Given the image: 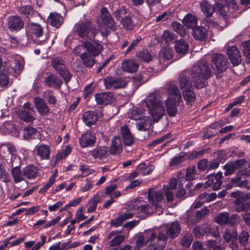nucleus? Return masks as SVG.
I'll list each match as a JSON object with an SVG mask.
<instances>
[{
  "mask_svg": "<svg viewBox=\"0 0 250 250\" xmlns=\"http://www.w3.org/2000/svg\"><path fill=\"white\" fill-rule=\"evenodd\" d=\"M51 65L55 70L66 82L71 78V74L66 68L64 61L58 56L51 58Z\"/></svg>",
  "mask_w": 250,
  "mask_h": 250,
  "instance_id": "7",
  "label": "nucleus"
},
{
  "mask_svg": "<svg viewBox=\"0 0 250 250\" xmlns=\"http://www.w3.org/2000/svg\"><path fill=\"white\" fill-rule=\"evenodd\" d=\"M196 167L195 166L189 167L187 169L185 178L188 181H192L195 179Z\"/></svg>",
  "mask_w": 250,
  "mask_h": 250,
  "instance_id": "52",
  "label": "nucleus"
},
{
  "mask_svg": "<svg viewBox=\"0 0 250 250\" xmlns=\"http://www.w3.org/2000/svg\"><path fill=\"white\" fill-rule=\"evenodd\" d=\"M156 238L159 249H163L167 242V236L163 232H160L157 236H156Z\"/></svg>",
  "mask_w": 250,
  "mask_h": 250,
  "instance_id": "49",
  "label": "nucleus"
},
{
  "mask_svg": "<svg viewBox=\"0 0 250 250\" xmlns=\"http://www.w3.org/2000/svg\"><path fill=\"white\" fill-rule=\"evenodd\" d=\"M146 105L154 122H158L164 115L163 103L158 99L156 93L149 95L146 100Z\"/></svg>",
  "mask_w": 250,
  "mask_h": 250,
  "instance_id": "3",
  "label": "nucleus"
},
{
  "mask_svg": "<svg viewBox=\"0 0 250 250\" xmlns=\"http://www.w3.org/2000/svg\"><path fill=\"white\" fill-rule=\"evenodd\" d=\"M239 242L242 246H246L249 239V234L246 231H242L238 236Z\"/></svg>",
  "mask_w": 250,
  "mask_h": 250,
  "instance_id": "57",
  "label": "nucleus"
},
{
  "mask_svg": "<svg viewBox=\"0 0 250 250\" xmlns=\"http://www.w3.org/2000/svg\"><path fill=\"white\" fill-rule=\"evenodd\" d=\"M221 172H218L216 174L208 175V180L204 184V188H208L212 185V189L218 190L222 184L221 179L222 178Z\"/></svg>",
  "mask_w": 250,
  "mask_h": 250,
  "instance_id": "15",
  "label": "nucleus"
},
{
  "mask_svg": "<svg viewBox=\"0 0 250 250\" xmlns=\"http://www.w3.org/2000/svg\"><path fill=\"white\" fill-rule=\"evenodd\" d=\"M95 57L86 51L83 52L80 56L84 65L88 68H91L95 63Z\"/></svg>",
  "mask_w": 250,
  "mask_h": 250,
  "instance_id": "33",
  "label": "nucleus"
},
{
  "mask_svg": "<svg viewBox=\"0 0 250 250\" xmlns=\"http://www.w3.org/2000/svg\"><path fill=\"white\" fill-rule=\"evenodd\" d=\"M180 231L181 227L178 221H175L168 227L166 233L167 237L173 239L178 236Z\"/></svg>",
  "mask_w": 250,
  "mask_h": 250,
  "instance_id": "31",
  "label": "nucleus"
},
{
  "mask_svg": "<svg viewBox=\"0 0 250 250\" xmlns=\"http://www.w3.org/2000/svg\"><path fill=\"white\" fill-rule=\"evenodd\" d=\"M229 215V214L227 212L219 213L215 218V222L220 225L228 224Z\"/></svg>",
  "mask_w": 250,
  "mask_h": 250,
  "instance_id": "46",
  "label": "nucleus"
},
{
  "mask_svg": "<svg viewBox=\"0 0 250 250\" xmlns=\"http://www.w3.org/2000/svg\"><path fill=\"white\" fill-rule=\"evenodd\" d=\"M183 94L187 104L192 105L194 103L196 98L195 93L190 89L183 90Z\"/></svg>",
  "mask_w": 250,
  "mask_h": 250,
  "instance_id": "45",
  "label": "nucleus"
},
{
  "mask_svg": "<svg viewBox=\"0 0 250 250\" xmlns=\"http://www.w3.org/2000/svg\"><path fill=\"white\" fill-rule=\"evenodd\" d=\"M171 25L173 30L180 36H184L186 35L185 29L181 24L177 21H174Z\"/></svg>",
  "mask_w": 250,
  "mask_h": 250,
  "instance_id": "55",
  "label": "nucleus"
},
{
  "mask_svg": "<svg viewBox=\"0 0 250 250\" xmlns=\"http://www.w3.org/2000/svg\"><path fill=\"white\" fill-rule=\"evenodd\" d=\"M100 200V197L97 195H94L92 199H90L88 203L89 207L87 209V212L90 213L95 210Z\"/></svg>",
  "mask_w": 250,
  "mask_h": 250,
  "instance_id": "50",
  "label": "nucleus"
},
{
  "mask_svg": "<svg viewBox=\"0 0 250 250\" xmlns=\"http://www.w3.org/2000/svg\"><path fill=\"white\" fill-rule=\"evenodd\" d=\"M184 24L189 28H193L197 23L196 17L191 14H187L183 20Z\"/></svg>",
  "mask_w": 250,
  "mask_h": 250,
  "instance_id": "43",
  "label": "nucleus"
},
{
  "mask_svg": "<svg viewBox=\"0 0 250 250\" xmlns=\"http://www.w3.org/2000/svg\"><path fill=\"white\" fill-rule=\"evenodd\" d=\"M16 149L14 146L11 144L2 145L0 148V154L5 159L12 158L16 154Z\"/></svg>",
  "mask_w": 250,
  "mask_h": 250,
  "instance_id": "26",
  "label": "nucleus"
},
{
  "mask_svg": "<svg viewBox=\"0 0 250 250\" xmlns=\"http://www.w3.org/2000/svg\"><path fill=\"white\" fill-rule=\"evenodd\" d=\"M64 21V18L56 12L51 13L47 18L48 23L54 27L58 28L62 26Z\"/></svg>",
  "mask_w": 250,
  "mask_h": 250,
  "instance_id": "25",
  "label": "nucleus"
},
{
  "mask_svg": "<svg viewBox=\"0 0 250 250\" xmlns=\"http://www.w3.org/2000/svg\"><path fill=\"white\" fill-rule=\"evenodd\" d=\"M191 77L195 86L201 88L206 85V80L211 75L210 68L207 61L202 60L198 61L192 67Z\"/></svg>",
  "mask_w": 250,
  "mask_h": 250,
  "instance_id": "1",
  "label": "nucleus"
},
{
  "mask_svg": "<svg viewBox=\"0 0 250 250\" xmlns=\"http://www.w3.org/2000/svg\"><path fill=\"white\" fill-rule=\"evenodd\" d=\"M95 99L98 104L106 105L113 101L114 97L111 93L102 92L96 94Z\"/></svg>",
  "mask_w": 250,
  "mask_h": 250,
  "instance_id": "22",
  "label": "nucleus"
},
{
  "mask_svg": "<svg viewBox=\"0 0 250 250\" xmlns=\"http://www.w3.org/2000/svg\"><path fill=\"white\" fill-rule=\"evenodd\" d=\"M139 65V63L133 59H127L122 62L121 68L125 72L134 73L137 71Z\"/></svg>",
  "mask_w": 250,
  "mask_h": 250,
  "instance_id": "27",
  "label": "nucleus"
},
{
  "mask_svg": "<svg viewBox=\"0 0 250 250\" xmlns=\"http://www.w3.org/2000/svg\"><path fill=\"white\" fill-rule=\"evenodd\" d=\"M201 11L206 17H210L213 12L216 13L220 20L226 21L227 18V10L228 8L226 6H221L218 3L212 6L207 1H202L200 3Z\"/></svg>",
  "mask_w": 250,
  "mask_h": 250,
  "instance_id": "4",
  "label": "nucleus"
},
{
  "mask_svg": "<svg viewBox=\"0 0 250 250\" xmlns=\"http://www.w3.org/2000/svg\"><path fill=\"white\" fill-rule=\"evenodd\" d=\"M151 124V121L148 117L143 116L136 121L137 128L140 131H145L148 129Z\"/></svg>",
  "mask_w": 250,
  "mask_h": 250,
  "instance_id": "37",
  "label": "nucleus"
},
{
  "mask_svg": "<svg viewBox=\"0 0 250 250\" xmlns=\"http://www.w3.org/2000/svg\"><path fill=\"white\" fill-rule=\"evenodd\" d=\"M74 30L78 36L85 41L92 40L98 33V30L89 21L77 23Z\"/></svg>",
  "mask_w": 250,
  "mask_h": 250,
  "instance_id": "5",
  "label": "nucleus"
},
{
  "mask_svg": "<svg viewBox=\"0 0 250 250\" xmlns=\"http://www.w3.org/2000/svg\"><path fill=\"white\" fill-rule=\"evenodd\" d=\"M192 241V236L190 233H187L183 236L181 240V244L186 247H188Z\"/></svg>",
  "mask_w": 250,
  "mask_h": 250,
  "instance_id": "60",
  "label": "nucleus"
},
{
  "mask_svg": "<svg viewBox=\"0 0 250 250\" xmlns=\"http://www.w3.org/2000/svg\"><path fill=\"white\" fill-rule=\"evenodd\" d=\"M34 104L38 113L42 116H46L50 113V109L44 100L40 97L34 99Z\"/></svg>",
  "mask_w": 250,
  "mask_h": 250,
  "instance_id": "19",
  "label": "nucleus"
},
{
  "mask_svg": "<svg viewBox=\"0 0 250 250\" xmlns=\"http://www.w3.org/2000/svg\"><path fill=\"white\" fill-rule=\"evenodd\" d=\"M193 34L196 40L203 41L207 36V29L203 26H197L193 29Z\"/></svg>",
  "mask_w": 250,
  "mask_h": 250,
  "instance_id": "41",
  "label": "nucleus"
},
{
  "mask_svg": "<svg viewBox=\"0 0 250 250\" xmlns=\"http://www.w3.org/2000/svg\"><path fill=\"white\" fill-rule=\"evenodd\" d=\"M237 237L238 233L235 228H226L223 234V238L227 243L236 240Z\"/></svg>",
  "mask_w": 250,
  "mask_h": 250,
  "instance_id": "34",
  "label": "nucleus"
},
{
  "mask_svg": "<svg viewBox=\"0 0 250 250\" xmlns=\"http://www.w3.org/2000/svg\"><path fill=\"white\" fill-rule=\"evenodd\" d=\"M242 51L245 56L250 60V42L244 41L241 43Z\"/></svg>",
  "mask_w": 250,
  "mask_h": 250,
  "instance_id": "56",
  "label": "nucleus"
},
{
  "mask_svg": "<svg viewBox=\"0 0 250 250\" xmlns=\"http://www.w3.org/2000/svg\"><path fill=\"white\" fill-rule=\"evenodd\" d=\"M188 72L187 71L181 73L179 76V85L182 90L189 89L192 87L191 83L188 80Z\"/></svg>",
  "mask_w": 250,
  "mask_h": 250,
  "instance_id": "36",
  "label": "nucleus"
},
{
  "mask_svg": "<svg viewBox=\"0 0 250 250\" xmlns=\"http://www.w3.org/2000/svg\"><path fill=\"white\" fill-rule=\"evenodd\" d=\"M85 49L94 56H97L103 50L102 44L98 41L91 40L84 42Z\"/></svg>",
  "mask_w": 250,
  "mask_h": 250,
  "instance_id": "13",
  "label": "nucleus"
},
{
  "mask_svg": "<svg viewBox=\"0 0 250 250\" xmlns=\"http://www.w3.org/2000/svg\"><path fill=\"white\" fill-rule=\"evenodd\" d=\"M24 25L23 20L18 16H11L8 18L7 27L10 31H18L21 30Z\"/></svg>",
  "mask_w": 250,
  "mask_h": 250,
  "instance_id": "16",
  "label": "nucleus"
},
{
  "mask_svg": "<svg viewBox=\"0 0 250 250\" xmlns=\"http://www.w3.org/2000/svg\"><path fill=\"white\" fill-rule=\"evenodd\" d=\"M95 142V137L90 133L87 132L83 134L79 139V143L82 147L92 146Z\"/></svg>",
  "mask_w": 250,
  "mask_h": 250,
  "instance_id": "29",
  "label": "nucleus"
},
{
  "mask_svg": "<svg viewBox=\"0 0 250 250\" xmlns=\"http://www.w3.org/2000/svg\"><path fill=\"white\" fill-rule=\"evenodd\" d=\"M45 83L49 87H60L62 81L55 75H50L45 80Z\"/></svg>",
  "mask_w": 250,
  "mask_h": 250,
  "instance_id": "35",
  "label": "nucleus"
},
{
  "mask_svg": "<svg viewBox=\"0 0 250 250\" xmlns=\"http://www.w3.org/2000/svg\"><path fill=\"white\" fill-rule=\"evenodd\" d=\"M0 180L5 183L10 181V177L6 172L4 166L2 164H0Z\"/></svg>",
  "mask_w": 250,
  "mask_h": 250,
  "instance_id": "59",
  "label": "nucleus"
},
{
  "mask_svg": "<svg viewBox=\"0 0 250 250\" xmlns=\"http://www.w3.org/2000/svg\"><path fill=\"white\" fill-rule=\"evenodd\" d=\"M138 56L143 61L146 62H148L151 60V55L146 50H144L139 53Z\"/></svg>",
  "mask_w": 250,
  "mask_h": 250,
  "instance_id": "64",
  "label": "nucleus"
},
{
  "mask_svg": "<svg viewBox=\"0 0 250 250\" xmlns=\"http://www.w3.org/2000/svg\"><path fill=\"white\" fill-rule=\"evenodd\" d=\"M108 150L111 154L114 155H119L122 152L123 145L119 137L115 136L112 138Z\"/></svg>",
  "mask_w": 250,
  "mask_h": 250,
  "instance_id": "21",
  "label": "nucleus"
},
{
  "mask_svg": "<svg viewBox=\"0 0 250 250\" xmlns=\"http://www.w3.org/2000/svg\"><path fill=\"white\" fill-rule=\"evenodd\" d=\"M185 160L184 155L176 156L171 160L169 165L174 167L179 166L183 164Z\"/></svg>",
  "mask_w": 250,
  "mask_h": 250,
  "instance_id": "58",
  "label": "nucleus"
},
{
  "mask_svg": "<svg viewBox=\"0 0 250 250\" xmlns=\"http://www.w3.org/2000/svg\"><path fill=\"white\" fill-rule=\"evenodd\" d=\"M228 55L233 65H238L241 62L240 52L235 46H232L228 48Z\"/></svg>",
  "mask_w": 250,
  "mask_h": 250,
  "instance_id": "24",
  "label": "nucleus"
},
{
  "mask_svg": "<svg viewBox=\"0 0 250 250\" xmlns=\"http://www.w3.org/2000/svg\"><path fill=\"white\" fill-rule=\"evenodd\" d=\"M134 210L137 213H142L146 216H148L153 213L157 214V209L156 207L152 205H149L148 204H143L137 205L135 201L133 205Z\"/></svg>",
  "mask_w": 250,
  "mask_h": 250,
  "instance_id": "17",
  "label": "nucleus"
},
{
  "mask_svg": "<svg viewBox=\"0 0 250 250\" xmlns=\"http://www.w3.org/2000/svg\"><path fill=\"white\" fill-rule=\"evenodd\" d=\"M103 81L105 88L108 89L123 88L127 84L125 81L116 77H107Z\"/></svg>",
  "mask_w": 250,
  "mask_h": 250,
  "instance_id": "11",
  "label": "nucleus"
},
{
  "mask_svg": "<svg viewBox=\"0 0 250 250\" xmlns=\"http://www.w3.org/2000/svg\"><path fill=\"white\" fill-rule=\"evenodd\" d=\"M147 199L150 204L156 207L157 214H161L163 213V208L159 204L164 199L163 193L160 190L150 189L148 191Z\"/></svg>",
  "mask_w": 250,
  "mask_h": 250,
  "instance_id": "9",
  "label": "nucleus"
},
{
  "mask_svg": "<svg viewBox=\"0 0 250 250\" xmlns=\"http://www.w3.org/2000/svg\"><path fill=\"white\" fill-rule=\"evenodd\" d=\"M244 164L242 160H238L235 162H230L224 166V168L225 170L224 174L226 176H228L231 174L235 170L239 168Z\"/></svg>",
  "mask_w": 250,
  "mask_h": 250,
  "instance_id": "30",
  "label": "nucleus"
},
{
  "mask_svg": "<svg viewBox=\"0 0 250 250\" xmlns=\"http://www.w3.org/2000/svg\"><path fill=\"white\" fill-rule=\"evenodd\" d=\"M147 244V243H146V240H145L144 236L143 235H140L138 236L137 237L134 249L135 250H139L145 244Z\"/></svg>",
  "mask_w": 250,
  "mask_h": 250,
  "instance_id": "61",
  "label": "nucleus"
},
{
  "mask_svg": "<svg viewBox=\"0 0 250 250\" xmlns=\"http://www.w3.org/2000/svg\"><path fill=\"white\" fill-rule=\"evenodd\" d=\"M125 236L122 231L113 230L108 233L104 239V245L109 247L120 246L125 240Z\"/></svg>",
  "mask_w": 250,
  "mask_h": 250,
  "instance_id": "8",
  "label": "nucleus"
},
{
  "mask_svg": "<svg viewBox=\"0 0 250 250\" xmlns=\"http://www.w3.org/2000/svg\"><path fill=\"white\" fill-rule=\"evenodd\" d=\"M156 234L155 232H151L149 236L146 239V243L148 244L146 250H158V245L156 243Z\"/></svg>",
  "mask_w": 250,
  "mask_h": 250,
  "instance_id": "42",
  "label": "nucleus"
},
{
  "mask_svg": "<svg viewBox=\"0 0 250 250\" xmlns=\"http://www.w3.org/2000/svg\"><path fill=\"white\" fill-rule=\"evenodd\" d=\"M35 111L29 103H25L23 106V109L19 112V116L20 119L27 123H33L35 120L34 115Z\"/></svg>",
  "mask_w": 250,
  "mask_h": 250,
  "instance_id": "10",
  "label": "nucleus"
},
{
  "mask_svg": "<svg viewBox=\"0 0 250 250\" xmlns=\"http://www.w3.org/2000/svg\"><path fill=\"white\" fill-rule=\"evenodd\" d=\"M82 119L85 125L90 126V125H94L96 123L97 121V117L94 112L87 111L83 113Z\"/></svg>",
  "mask_w": 250,
  "mask_h": 250,
  "instance_id": "38",
  "label": "nucleus"
},
{
  "mask_svg": "<svg viewBox=\"0 0 250 250\" xmlns=\"http://www.w3.org/2000/svg\"><path fill=\"white\" fill-rule=\"evenodd\" d=\"M165 88L168 94V97L165 101L167 112L169 116L174 117L177 112L176 106L182 102L181 94L174 83L167 84Z\"/></svg>",
  "mask_w": 250,
  "mask_h": 250,
  "instance_id": "2",
  "label": "nucleus"
},
{
  "mask_svg": "<svg viewBox=\"0 0 250 250\" xmlns=\"http://www.w3.org/2000/svg\"><path fill=\"white\" fill-rule=\"evenodd\" d=\"M55 182V176L54 175H52L48 182L40 189L39 193L42 194H45Z\"/></svg>",
  "mask_w": 250,
  "mask_h": 250,
  "instance_id": "53",
  "label": "nucleus"
},
{
  "mask_svg": "<svg viewBox=\"0 0 250 250\" xmlns=\"http://www.w3.org/2000/svg\"><path fill=\"white\" fill-rule=\"evenodd\" d=\"M37 133V129L33 127H25L23 130V137L25 139L34 138Z\"/></svg>",
  "mask_w": 250,
  "mask_h": 250,
  "instance_id": "47",
  "label": "nucleus"
},
{
  "mask_svg": "<svg viewBox=\"0 0 250 250\" xmlns=\"http://www.w3.org/2000/svg\"><path fill=\"white\" fill-rule=\"evenodd\" d=\"M120 134L125 146H131L134 143V137L127 125H124L121 127Z\"/></svg>",
  "mask_w": 250,
  "mask_h": 250,
  "instance_id": "23",
  "label": "nucleus"
},
{
  "mask_svg": "<svg viewBox=\"0 0 250 250\" xmlns=\"http://www.w3.org/2000/svg\"><path fill=\"white\" fill-rule=\"evenodd\" d=\"M174 47L177 53L185 54L187 52L189 46L186 41L180 40L176 42Z\"/></svg>",
  "mask_w": 250,
  "mask_h": 250,
  "instance_id": "40",
  "label": "nucleus"
},
{
  "mask_svg": "<svg viewBox=\"0 0 250 250\" xmlns=\"http://www.w3.org/2000/svg\"><path fill=\"white\" fill-rule=\"evenodd\" d=\"M212 61L215 66L217 71L219 73L224 72L228 67L227 58L222 54H213L212 56Z\"/></svg>",
  "mask_w": 250,
  "mask_h": 250,
  "instance_id": "12",
  "label": "nucleus"
},
{
  "mask_svg": "<svg viewBox=\"0 0 250 250\" xmlns=\"http://www.w3.org/2000/svg\"><path fill=\"white\" fill-rule=\"evenodd\" d=\"M173 58V50L169 47H164L162 49L159 54L158 60L163 67H166L169 63V61Z\"/></svg>",
  "mask_w": 250,
  "mask_h": 250,
  "instance_id": "14",
  "label": "nucleus"
},
{
  "mask_svg": "<svg viewBox=\"0 0 250 250\" xmlns=\"http://www.w3.org/2000/svg\"><path fill=\"white\" fill-rule=\"evenodd\" d=\"M11 174L15 183H19L23 181L24 175L21 167L19 166L13 167L11 170Z\"/></svg>",
  "mask_w": 250,
  "mask_h": 250,
  "instance_id": "39",
  "label": "nucleus"
},
{
  "mask_svg": "<svg viewBox=\"0 0 250 250\" xmlns=\"http://www.w3.org/2000/svg\"><path fill=\"white\" fill-rule=\"evenodd\" d=\"M144 113V110L141 108H133L130 109L128 112V117L134 120L138 121L143 117V114Z\"/></svg>",
  "mask_w": 250,
  "mask_h": 250,
  "instance_id": "44",
  "label": "nucleus"
},
{
  "mask_svg": "<svg viewBox=\"0 0 250 250\" xmlns=\"http://www.w3.org/2000/svg\"><path fill=\"white\" fill-rule=\"evenodd\" d=\"M41 170L34 166H28L24 167L22 172L24 176L28 180H34L40 178L42 176Z\"/></svg>",
  "mask_w": 250,
  "mask_h": 250,
  "instance_id": "20",
  "label": "nucleus"
},
{
  "mask_svg": "<svg viewBox=\"0 0 250 250\" xmlns=\"http://www.w3.org/2000/svg\"><path fill=\"white\" fill-rule=\"evenodd\" d=\"M35 155L41 160H47L50 158V147L48 145L41 144L34 148Z\"/></svg>",
  "mask_w": 250,
  "mask_h": 250,
  "instance_id": "18",
  "label": "nucleus"
},
{
  "mask_svg": "<svg viewBox=\"0 0 250 250\" xmlns=\"http://www.w3.org/2000/svg\"><path fill=\"white\" fill-rule=\"evenodd\" d=\"M108 148L105 146L97 147L90 151V154L95 159L103 160L108 155Z\"/></svg>",
  "mask_w": 250,
  "mask_h": 250,
  "instance_id": "28",
  "label": "nucleus"
},
{
  "mask_svg": "<svg viewBox=\"0 0 250 250\" xmlns=\"http://www.w3.org/2000/svg\"><path fill=\"white\" fill-rule=\"evenodd\" d=\"M101 17L103 23L108 28L115 29V22L106 8H103Z\"/></svg>",
  "mask_w": 250,
  "mask_h": 250,
  "instance_id": "32",
  "label": "nucleus"
},
{
  "mask_svg": "<svg viewBox=\"0 0 250 250\" xmlns=\"http://www.w3.org/2000/svg\"><path fill=\"white\" fill-rule=\"evenodd\" d=\"M167 202H172L174 199V193L172 190L170 189L168 186H165L163 188Z\"/></svg>",
  "mask_w": 250,
  "mask_h": 250,
  "instance_id": "63",
  "label": "nucleus"
},
{
  "mask_svg": "<svg viewBox=\"0 0 250 250\" xmlns=\"http://www.w3.org/2000/svg\"><path fill=\"white\" fill-rule=\"evenodd\" d=\"M20 13L23 14L27 18H29V16L33 13V10L30 6L28 5H24L21 6L20 8Z\"/></svg>",
  "mask_w": 250,
  "mask_h": 250,
  "instance_id": "62",
  "label": "nucleus"
},
{
  "mask_svg": "<svg viewBox=\"0 0 250 250\" xmlns=\"http://www.w3.org/2000/svg\"><path fill=\"white\" fill-rule=\"evenodd\" d=\"M42 34V28L39 24L30 22L26 26V35L28 41L32 40L35 43L41 44L44 41L39 39Z\"/></svg>",
  "mask_w": 250,
  "mask_h": 250,
  "instance_id": "6",
  "label": "nucleus"
},
{
  "mask_svg": "<svg viewBox=\"0 0 250 250\" xmlns=\"http://www.w3.org/2000/svg\"><path fill=\"white\" fill-rule=\"evenodd\" d=\"M43 98L46 100L49 104L55 105L57 100L54 93L51 90H46L43 94Z\"/></svg>",
  "mask_w": 250,
  "mask_h": 250,
  "instance_id": "51",
  "label": "nucleus"
},
{
  "mask_svg": "<svg viewBox=\"0 0 250 250\" xmlns=\"http://www.w3.org/2000/svg\"><path fill=\"white\" fill-rule=\"evenodd\" d=\"M234 204L235 210L237 212H241L250 208V206L248 203H244L241 201V200H235Z\"/></svg>",
  "mask_w": 250,
  "mask_h": 250,
  "instance_id": "48",
  "label": "nucleus"
},
{
  "mask_svg": "<svg viewBox=\"0 0 250 250\" xmlns=\"http://www.w3.org/2000/svg\"><path fill=\"white\" fill-rule=\"evenodd\" d=\"M121 23L123 27L126 30H132L134 26V24L130 18L125 16V18L122 19Z\"/></svg>",
  "mask_w": 250,
  "mask_h": 250,
  "instance_id": "54",
  "label": "nucleus"
}]
</instances>
